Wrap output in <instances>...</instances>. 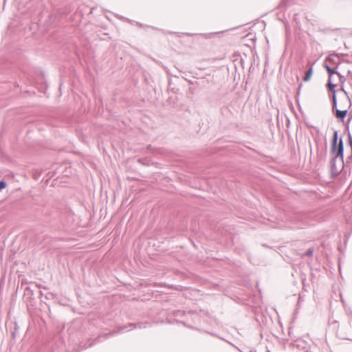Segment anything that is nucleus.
Here are the masks:
<instances>
[{"mask_svg": "<svg viewBox=\"0 0 352 352\" xmlns=\"http://www.w3.org/2000/svg\"><path fill=\"white\" fill-rule=\"evenodd\" d=\"M330 153L333 155L330 160V173L332 178L340 175L344 168V142L342 137L338 138V131H333L331 142Z\"/></svg>", "mask_w": 352, "mask_h": 352, "instance_id": "obj_1", "label": "nucleus"}, {"mask_svg": "<svg viewBox=\"0 0 352 352\" xmlns=\"http://www.w3.org/2000/svg\"><path fill=\"white\" fill-rule=\"evenodd\" d=\"M38 218L45 223L50 224L52 226L57 225L59 212L54 208L43 207L38 211Z\"/></svg>", "mask_w": 352, "mask_h": 352, "instance_id": "obj_2", "label": "nucleus"}, {"mask_svg": "<svg viewBox=\"0 0 352 352\" xmlns=\"http://www.w3.org/2000/svg\"><path fill=\"white\" fill-rule=\"evenodd\" d=\"M146 323H144V322L129 323L126 325H124V326L119 327L118 330L116 331H113L111 332L105 333L102 336H98L95 340H99L101 338H103L104 339H107L110 336H111L116 333H120V332H122L124 331H128L129 328H130V329H136V328L142 329V328H146Z\"/></svg>", "mask_w": 352, "mask_h": 352, "instance_id": "obj_3", "label": "nucleus"}, {"mask_svg": "<svg viewBox=\"0 0 352 352\" xmlns=\"http://www.w3.org/2000/svg\"><path fill=\"white\" fill-rule=\"evenodd\" d=\"M347 54H336L333 53L329 55L324 61H327L328 64L331 65H335V67H338L342 63L341 57L347 56Z\"/></svg>", "mask_w": 352, "mask_h": 352, "instance_id": "obj_4", "label": "nucleus"}, {"mask_svg": "<svg viewBox=\"0 0 352 352\" xmlns=\"http://www.w3.org/2000/svg\"><path fill=\"white\" fill-rule=\"evenodd\" d=\"M332 113L338 120L344 122V119L346 117L347 113H348V109H344V110H340L338 109L337 107H336V109L332 108Z\"/></svg>", "mask_w": 352, "mask_h": 352, "instance_id": "obj_5", "label": "nucleus"}, {"mask_svg": "<svg viewBox=\"0 0 352 352\" xmlns=\"http://www.w3.org/2000/svg\"><path fill=\"white\" fill-rule=\"evenodd\" d=\"M324 67L326 69L328 74V80L331 81V78L334 74L338 75L340 72H338V67H331L327 63V61L324 62Z\"/></svg>", "mask_w": 352, "mask_h": 352, "instance_id": "obj_6", "label": "nucleus"}, {"mask_svg": "<svg viewBox=\"0 0 352 352\" xmlns=\"http://www.w3.org/2000/svg\"><path fill=\"white\" fill-rule=\"evenodd\" d=\"M337 85L333 83L332 81L327 80L326 87L328 90L329 94H336V87Z\"/></svg>", "mask_w": 352, "mask_h": 352, "instance_id": "obj_7", "label": "nucleus"}, {"mask_svg": "<svg viewBox=\"0 0 352 352\" xmlns=\"http://www.w3.org/2000/svg\"><path fill=\"white\" fill-rule=\"evenodd\" d=\"M313 72H314L313 67L311 66L309 68V69L305 72V74L302 78L303 80L305 82L309 81L311 79Z\"/></svg>", "mask_w": 352, "mask_h": 352, "instance_id": "obj_8", "label": "nucleus"}, {"mask_svg": "<svg viewBox=\"0 0 352 352\" xmlns=\"http://www.w3.org/2000/svg\"><path fill=\"white\" fill-rule=\"evenodd\" d=\"M339 91H341L344 92V94L346 95V100H347V101L349 102V107H348V109L351 108V105H352L351 99V98L349 97L348 92L345 91V89H344V85H341V87H340V88L339 89Z\"/></svg>", "mask_w": 352, "mask_h": 352, "instance_id": "obj_9", "label": "nucleus"}, {"mask_svg": "<svg viewBox=\"0 0 352 352\" xmlns=\"http://www.w3.org/2000/svg\"><path fill=\"white\" fill-rule=\"evenodd\" d=\"M329 97L331 101L332 108L336 109V107H338L336 94H329Z\"/></svg>", "mask_w": 352, "mask_h": 352, "instance_id": "obj_10", "label": "nucleus"}, {"mask_svg": "<svg viewBox=\"0 0 352 352\" xmlns=\"http://www.w3.org/2000/svg\"><path fill=\"white\" fill-rule=\"evenodd\" d=\"M347 136H348V143L351 148V154L349 157H348L346 162H348L349 160H350L352 158V135L350 132H349V134Z\"/></svg>", "mask_w": 352, "mask_h": 352, "instance_id": "obj_11", "label": "nucleus"}, {"mask_svg": "<svg viewBox=\"0 0 352 352\" xmlns=\"http://www.w3.org/2000/svg\"><path fill=\"white\" fill-rule=\"evenodd\" d=\"M314 252V248L311 247L307 250L303 256L311 257L313 256Z\"/></svg>", "mask_w": 352, "mask_h": 352, "instance_id": "obj_12", "label": "nucleus"}, {"mask_svg": "<svg viewBox=\"0 0 352 352\" xmlns=\"http://www.w3.org/2000/svg\"><path fill=\"white\" fill-rule=\"evenodd\" d=\"M18 329H19V327H18L16 322H14V330L11 333L12 339L14 340L16 338Z\"/></svg>", "mask_w": 352, "mask_h": 352, "instance_id": "obj_13", "label": "nucleus"}, {"mask_svg": "<svg viewBox=\"0 0 352 352\" xmlns=\"http://www.w3.org/2000/svg\"><path fill=\"white\" fill-rule=\"evenodd\" d=\"M337 76L339 78V81L341 83V85H344V83L346 81V78L343 75H342L340 73L338 74Z\"/></svg>", "mask_w": 352, "mask_h": 352, "instance_id": "obj_14", "label": "nucleus"}, {"mask_svg": "<svg viewBox=\"0 0 352 352\" xmlns=\"http://www.w3.org/2000/svg\"><path fill=\"white\" fill-rule=\"evenodd\" d=\"M7 186V183L5 180L2 179L0 181V191L5 189Z\"/></svg>", "mask_w": 352, "mask_h": 352, "instance_id": "obj_15", "label": "nucleus"}, {"mask_svg": "<svg viewBox=\"0 0 352 352\" xmlns=\"http://www.w3.org/2000/svg\"><path fill=\"white\" fill-rule=\"evenodd\" d=\"M288 5V0H281L279 3V7L283 8L286 7Z\"/></svg>", "mask_w": 352, "mask_h": 352, "instance_id": "obj_16", "label": "nucleus"}, {"mask_svg": "<svg viewBox=\"0 0 352 352\" xmlns=\"http://www.w3.org/2000/svg\"><path fill=\"white\" fill-rule=\"evenodd\" d=\"M30 294L31 295L33 294V291L31 289L30 287H27L25 288V294Z\"/></svg>", "mask_w": 352, "mask_h": 352, "instance_id": "obj_17", "label": "nucleus"}, {"mask_svg": "<svg viewBox=\"0 0 352 352\" xmlns=\"http://www.w3.org/2000/svg\"><path fill=\"white\" fill-rule=\"evenodd\" d=\"M342 63H352V60L350 59L341 58Z\"/></svg>", "mask_w": 352, "mask_h": 352, "instance_id": "obj_18", "label": "nucleus"}, {"mask_svg": "<svg viewBox=\"0 0 352 352\" xmlns=\"http://www.w3.org/2000/svg\"><path fill=\"white\" fill-rule=\"evenodd\" d=\"M346 133H347V135L349 134V126L347 125V124H345V131H344Z\"/></svg>", "mask_w": 352, "mask_h": 352, "instance_id": "obj_19", "label": "nucleus"}, {"mask_svg": "<svg viewBox=\"0 0 352 352\" xmlns=\"http://www.w3.org/2000/svg\"><path fill=\"white\" fill-rule=\"evenodd\" d=\"M302 84H300V85L298 86V91H297V96H298V95H299V94H300V89H301V87H302Z\"/></svg>", "mask_w": 352, "mask_h": 352, "instance_id": "obj_20", "label": "nucleus"}, {"mask_svg": "<svg viewBox=\"0 0 352 352\" xmlns=\"http://www.w3.org/2000/svg\"><path fill=\"white\" fill-rule=\"evenodd\" d=\"M351 120H352V112H351V113H349V121H351Z\"/></svg>", "mask_w": 352, "mask_h": 352, "instance_id": "obj_21", "label": "nucleus"}, {"mask_svg": "<svg viewBox=\"0 0 352 352\" xmlns=\"http://www.w3.org/2000/svg\"><path fill=\"white\" fill-rule=\"evenodd\" d=\"M351 121H349V119L347 120V121L344 123V125L345 124H347L349 126V123H350Z\"/></svg>", "mask_w": 352, "mask_h": 352, "instance_id": "obj_22", "label": "nucleus"}, {"mask_svg": "<svg viewBox=\"0 0 352 352\" xmlns=\"http://www.w3.org/2000/svg\"><path fill=\"white\" fill-rule=\"evenodd\" d=\"M348 74H349V75H352V71L349 70V71H348Z\"/></svg>", "mask_w": 352, "mask_h": 352, "instance_id": "obj_23", "label": "nucleus"}, {"mask_svg": "<svg viewBox=\"0 0 352 352\" xmlns=\"http://www.w3.org/2000/svg\"><path fill=\"white\" fill-rule=\"evenodd\" d=\"M38 292H39V294H40L41 296H42V292H41V291H38Z\"/></svg>", "mask_w": 352, "mask_h": 352, "instance_id": "obj_24", "label": "nucleus"}, {"mask_svg": "<svg viewBox=\"0 0 352 352\" xmlns=\"http://www.w3.org/2000/svg\"><path fill=\"white\" fill-rule=\"evenodd\" d=\"M138 162H142V160H141V159H139V160H138Z\"/></svg>", "mask_w": 352, "mask_h": 352, "instance_id": "obj_25", "label": "nucleus"}]
</instances>
